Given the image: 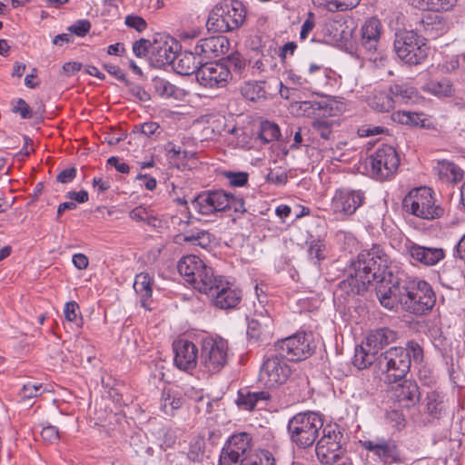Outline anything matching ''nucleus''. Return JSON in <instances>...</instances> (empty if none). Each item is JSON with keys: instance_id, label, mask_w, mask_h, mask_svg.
<instances>
[{"instance_id": "nucleus-1", "label": "nucleus", "mask_w": 465, "mask_h": 465, "mask_svg": "<svg viewBox=\"0 0 465 465\" xmlns=\"http://www.w3.org/2000/svg\"><path fill=\"white\" fill-rule=\"evenodd\" d=\"M389 262V256L381 246L363 250L351 261L350 275L341 285L353 294H362L372 281L381 276Z\"/></svg>"}, {"instance_id": "nucleus-2", "label": "nucleus", "mask_w": 465, "mask_h": 465, "mask_svg": "<svg viewBox=\"0 0 465 465\" xmlns=\"http://www.w3.org/2000/svg\"><path fill=\"white\" fill-rule=\"evenodd\" d=\"M245 18L246 10L241 1L223 0L210 11L206 27L209 32H229L241 27Z\"/></svg>"}, {"instance_id": "nucleus-3", "label": "nucleus", "mask_w": 465, "mask_h": 465, "mask_svg": "<svg viewBox=\"0 0 465 465\" xmlns=\"http://www.w3.org/2000/svg\"><path fill=\"white\" fill-rule=\"evenodd\" d=\"M436 303V294L429 282L419 278L403 280V309L416 315L430 312Z\"/></svg>"}, {"instance_id": "nucleus-4", "label": "nucleus", "mask_w": 465, "mask_h": 465, "mask_svg": "<svg viewBox=\"0 0 465 465\" xmlns=\"http://www.w3.org/2000/svg\"><path fill=\"white\" fill-rule=\"evenodd\" d=\"M393 49L403 63L418 65L427 59L430 47L426 38L416 31L403 29L395 33Z\"/></svg>"}, {"instance_id": "nucleus-5", "label": "nucleus", "mask_w": 465, "mask_h": 465, "mask_svg": "<svg viewBox=\"0 0 465 465\" xmlns=\"http://www.w3.org/2000/svg\"><path fill=\"white\" fill-rule=\"evenodd\" d=\"M179 273L183 279L200 292L212 289V284L216 282L217 276L212 267L196 255L183 257L177 265Z\"/></svg>"}, {"instance_id": "nucleus-6", "label": "nucleus", "mask_w": 465, "mask_h": 465, "mask_svg": "<svg viewBox=\"0 0 465 465\" xmlns=\"http://www.w3.org/2000/svg\"><path fill=\"white\" fill-rule=\"evenodd\" d=\"M291 374L292 369L285 358L276 349H270L263 357L259 381L266 388H277L284 384Z\"/></svg>"}, {"instance_id": "nucleus-7", "label": "nucleus", "mask_w": 465, "mask_h": 465, "mask_svg": "<svg viewBox=\"0 0 465 465\" xmlns=\"http://www.w3.org/2000/svg\"><path fill=\"white\" fill-rule=\"evenodd\" d=\"M433 192L428 187L412 189L403 199L404 210L419 218L433 220L442 216L444 210L435 204Z\"/></svg>"}, {"instance_id": "nucleus-8", "label": "nucleus", "mask_w": 465, "mask_h": 465, "mask_svg": "<svg viewBox=\"0 0 465 465\" xmlns=\"http://www.w3.org/2000/svg\"><path fill=\"white\" fill-rule=\"evenodd\" d=\"M378 367L387 383H397L403 380L410 371L409 354L403 347H391L381 353Z\"/></svg>"}, {"instance_id": "nucleus-9", "label": "nucleus", "mask_w": 465, "mask_h": 465, "mask_svg": "<svg viewBox=\"0 0 465 465\" xmlns=\"http://www.w3.org/2000/svg\"><path fill=\"white\" fill-rule=\"evenodd\" d=\"M228 341L222 337H206L203 340L200 367L208 374H216L228 363Z\"/></svg>"}, {"instance_id": "nucleus-10", "label": "nucleus", "mask_w": 465, "mask_h": 465, "mask_svg": "<svg viewBox=\"0 0 465 465\" xmlns=\"http://www.w3.org/2000/svg\"><path fill=\"white\" fill-rule=\"evenodd\" d=\"M339 429L336 423H328L323 426V420L319 413L313 411L301 412L293 416L288 423V430L293 435L308 434V436H318L322 430V436H337Z\"/></svg>"}, {"instance_id": "nucleus-11", "label": "nucleus", "mask_w": 465, "mask_h": 465, "mask_svg": "<svg viewBox=\"0 0 465 465\" xmlns=\"http://www.w3.org/2000/svg\"><path fill=\"white\" fill-rule=\"evenodd\" d=\"M286 360L299 361L309 358L314 351L315 345L310 332L300 331L287 338L279 340L273 345Z\"/></svg>"}, {"instance_id": "nucleus-12", "label": "nucleus", "mask_w": 465, "mask_h": 465, "mask_svg": "<svg viewBox=\"0 0 465 465\" xmlns=\"http://www.w3.org/2000/svg\"><path fill=\"white\" fill-rule=\"evenodd\" d=\"M383 26L380 19L371 17L361 26L357 38V52L370 60L376 59L381 51Z\"/></svg>"}, {"instance_id": "nucleus-13", "label": "nucleus", "mask_w": 465, "mask_h": 465, "mask_svg": "<svg viewBox=\"0 0 465 465\" xmlns=\"http://www.w3.org/2000/svg\"><path fill=\"white\" fill-rule=\"evenodd\" d=\"M364 200V193L361 190L340 188L334 192L329 210L337 220H345L363 204Z\"/></svg>"}, {"instance_id": "nucleus-14", "label": "nucleus", "mask_w": 465, "mask_h": 465, "mask_svg": "<svg viewBox=\"0 0 465 465\" xmlns=\"http://www.w3.org/2000/svg\"><path fill=\"white\" fill-rule=\"evenodd\" d=\"M371 173L377 179H388L398 169L399 155L394 147L382 144L368 159Z\"/></svg>"}, {"instance_id": "nucleus-15", "label": "nucleus", "mask_w": 465, "mask_h": 465, "mask_svg": "<svg viewBox=\"0 0 465 465\" xmlns=\"http://www.w3.org/2000/svg\"><path fill=\"white\" fill-rule=\"evenodd\" d=\"M216 282L212 284V289L203 293L209 295L215 307L222 310L235 308L242 300V292L223 276H217Z\"/></svg>"}, {"instance_id": "nucleus-16", "label": "nucleus", "mask_w": 465, "mask_h": 465, "mask_svg": "<svg viewBox=\"0 0 465 465\" xmlns=\"http://www.w3.org/2000/svg\"><path fill=\"white\" fill-rule=\"evenodd\" d=\"M231 78L232 73L224 63L203 62L196 75L197 82L205 88L224 87Z\"/></svg>"}, {"instance_id": "nucleus-17", "label": "nucleus", "mask_w": 465, "mask_h": 465, "mask_svg": "<svg viewBox=\"0 0 465 465\" xmlns=\"http://www.w3.org/2000/svg\"><path fill=\"white\" fill-rule=\"evenodd\" d=\"M227 205L228 193L223 190L202 192L192 201V207L203 215L226 212Z\"/></svg>"}, {"instance_id": "nucleus-18", "label": "nucleus", "mask_w": 465, "mask_h": 465, "mask_svg": "<svg viewBox=\"0 0 465 465\" xmlns=\"http://www.w3.org/2000/svg\"><path fill=\"white\" fill-rule=\"evenodd\" d=\"M331 71L323 65L312 63L307 73L303 74H298L295 70L290 69L285 71L287 81L295 86L305 87L312 84L327 83Z\"/></svg>"}, {"instance_id": "nucleus-19", "label": "nucleus", "mask_w": 465, "mask_h": 465, "mask_svg": "<svg viewBox=\"0 0 465 465\" xmlns=\"http://www.w3.org/2000/svg\"><path fill=\"white\" fill-rule=\"evenodd\" d=\"M362 447L375 455L381 461L386 464L401 462V451L391 440H377L361 441Z\"/></svg>"}, {"instance_id": "nucleus-20", "label": "nucleus", "mask_w": 465, "mask_h": 465, "mask_svg": "<svg viewBox=\"0 0 465 465\" xmlns=\"http://www.w3.org/2000/svg\"><path fill=\"white\" fill-rule=\"evenodd\" d=\"M405 249L412 261L425 266H433L445 257V251L442 248L426 247L411 241L405 243Z\"/></svg>"}, {"instance_id": "nucleus-21", "label": "nucleus", "mask_w": 465, "mask_h": 465, "mask_svg": "<svg viewBox=\"0 0 465 465\" xmlns=\"http://www.w3.org/2000/svg\"><path fill=\"white\" fill-rule=\"evenodd\" d=\"M177 43L173 38L155 39L151 46V63L157 67L172 64L176 58Z\"/></svg>"}, {"instance_id": "nucleus-22", "label": "nucleus", "mask_w": 465, "mask_h": 465, "mask_svg": "<svg viewBox=\"0 0 465 465\" xmlns=\"http://www.w3.org/2000/svg\"><path fill=\"white\" fill-rule=\"evenodd\" d=\"M229 47L230 42L226 36L216 35L199 40L194 46V50L203 61L226 54Z\"/></svg>"}, {"instance_id": "nucleus-23", "label": "nucleus", "mask_w": 465, "mask_h": 465, "mask_svg": "<svg viewBox=\"0 0 465 465\" xmlns=\"http://www.w3.org/2000/svg\"><path fill=\"white\" fill-rule=\"evenodd\" d=\"M174 364L183 371L193 370L197 365L198 350L195 344L187 340H180L173 344Z\"/></svg>"}, {"instance_id": "nucleus-24", "label": "nucleus", "mask_w": 465, "mask_h": 465, "mask_svg": "<svg viewBox=\"0 0 465 465\" xmlns=\"http://www.w3.org/2000/svg\"><path fill=\"white\" fill-rule=\"evenodd\" d=\"M376 295L386 309L393 310L398 304L403 307V280L391 284L381 282L377 287Z\"/></svg>"}, {"instance_id": "nucleus-25", "label": "nucleus", "mask_w": 465, "mask_h": 465, "mask_svg": "<svg viewBox=\"0 0 465 465\" xmlns=\"http://www.w3.org/2000/svg\"><path fill=\"white\" fill-rule=\"evenodd\" d=\"M315 451L318 460L328 465L337 462L344 454L342 443L337 438H320Z\"/></svg>"}, {"instance_id": "nucleus-26", "label": "nucleus", "mask_w": 465, "mask_h": 465, "mask_svg": "<svg viewBox=\"0 0 465 465\" xmlns=\"http://www.w3.org/2000/svg\"><path fill=\"white\" fill-rule=\"evenodd\" d=\"M392 397L401 407L414 406L420 397L418 385L411 380H401L392 387Z\"/></svg>"}, {"instance_id": "nucleus-27", "label": "nucleus", "mask_w": 465, "mask_h": 465, "mask_svg": "<svg viewBox=\"0 0 465 465\" xmlns=\"http://www.w3.org/2000/svg\"><path fill=\"white\" fill-rule=\"evenodd\" d=\"M257 455L252 452L251 438H228L221 451V456L235 460L253 459Z\"/></svg>"}, {"instance_id": "nucleus-28", "label": "nucleus", "mask_w": 465, "mask_h": 465, "mask_svg": "<svg viewBox=\"0 0 465 465\" xmlns=\"http://www.w3.org/2000/svg\"><path fill=\"white\" fill-rule=\"evenodd\" d=\"M272 324L273 321L268 315L267 310L263 309L261 312L256 310L255 317L248 323L247 335L249 339L254 342L262 341V336L270 332Z\"/></svg>"}, {"instance_id": "nucleus-29", "label": "nucleus", "mask_w": 465, "mask_h": 465, "mask_svg": "<svg viewBox=\"0 0 465 465\" xmlns=\"http://www.w3.org/2000/svg\"><path fill=\"white\" fill-rule=\"evenodd\" d=\"M203 61L198 54L193 51H185L179 54H176L175 60L173 62V67L177 74L182 75H190L195 74L200 66H202Z\"/></svg>"}, {"instance_id": "nucleus-30", "label": "nucleus", "mask_w": 465, "mask_h": 465, "mask_svg": "<svg viewBox=\"0 0 465 465\" xmlns=\"http://www.w3.org/2000/svg\"><path fill=\"white\" fill-rule=\"evenodd\" d=\"M433 172L445 183L454 184L464 178V171L448 160H438L433 166Z\"/></svg>"}, {"instance_id": "nucleus-31", "label": "nucleus", "mask_w": 465, "mask_h": 465, "mask_svg": "<svg viewBox=\"0 0 465 465\" xmlns=\"http://www.w3.org/2000/svg\"><path fill=\"white\" fill-rule=\"evenodd\" d=\"M396 339L397 333L394 331L389 328H381L371 331L366 338V342L378 353Z\"/></svg>"}, {"instance_id": "nucleus-32", "label": "nucleus", "mask_w": 465, "mask_h": 465, "mask_svg": "<svg viewBox=\"0 0 465 465\" xmlns=\"http://www.w3.org/2000/svg\"><path fill=\"white\" fill-rule=\"evenodd\" d=\"M423 32L430 38H437L449 30L444 17L438 15H428L420 21Z\"/></svg>"}, {"instance_id": "nucleus-33", "label": "nucleus", "mask_w": 465, "mask_h": 465, "mask_svg": "<svg viewBox=\"0 0 465 465\" xmlns=\"http://www.w3.org/2000/svg\"><path fill=\"white\" fill-rule=\"evenodd\" d=\"M270 399L267 391H250L248 390H240L236 399V404L243 411H252L260 401H265Z\"/></svg>"}, {"instance_id": "nucleus-34", "label": "nucleus", "mask_w": 465, "mask_h": 465, "mask_svg": "<svg viewBox=\"0 0 465 465\" xmlns=\"http://www.w3.org/2000/svg\"><path fill=\"white\" fill-rule=\"evenodd\" d=\"M378 353L365 341L355 348L353 365L359 370H364L375 361L378 362Z\"/></svg>"}, {"instance_id": "nucleus-35", "label": "nucleus", "mask_w": 465, "mask_h": 465, "mask_svg": "<svg viewBox=\"0 0 465 465\" xmlns=\"http://www.w3.org/2000/svg\"><path fill=\"white\" fill-rule=\"evenodd\" d=\"M458 0H410L412 6L436 13L448 12L453 9Z\"/></svg>"}, {"instance_id": "nucleus-36", "label": "nucleus", "mask_w": 465, "mask_h": 465, "mask_svg": "<svg viewBox=\"0 0 465 465\" xmlns=\"http://www.w3.org/2000/svg\"><path fill=\"white\" fill-rule=\"evenodd\" d=\"M214 237L208 231L202 229H191L183 233V241L192 245L207 249L213 242Z\"/></svg>"}, {"instance_id": "nucleus-37", "label": "nucleus", "mask_w": 465, "mask_h": 465, "mask_svg": "<svg viewBox=\"0 0 465 465\" xmlns=\"http://www.w3.org/2000/svg\"><path fill=\"white\" fill-rule=\"evenodd\" d=\"M423 91L437 97H450L453 94V86L450 80L442 78L431 80L423 86Z\"/></svg>"}, {"instance_id": "nucleus-38", "label": "nucleus", "mask_w": 465, "mask_h": 465, "mask_svg": "<svg viewBox=\"0 0 465 465\" xmlns=\"http://www.w3.org/2000/svg\"><path fill=\"white\" fill-rule=\"evenodd\" d=\"M134 289L141 296L142 305L145 306L147 300L152 297V278L146 272H141L136 275Z\"/></svg>"}, {"instance_id": "nucleus-39", "label": "nucleus", "mask_w": 465, "mask_h": 465, "mask_svg": "<svg viewBox=\"0 0 465 465\" xmlns=\"http://www.w3.org/2000/svg\"><path fill=\"white\" fill-rule=\"evenodd\" d=\"M370 105L378 112H389L394 108L395 101L390 91H379L371 98Z\"/></svg>"}, {"instance_id": "nucleus-40", "label": "nucleus", "mask_w": 465, "mask_h": 465, "mask_svg": "<svg viewBox=\"0 0 465 465\" xmlns=\"http://www.w3.org/2000/svg\"><path fill=\"white\" fill-rule=\"evenodd\" d=\"M317 6L325 8L330 12L345 11L357 6L361 0H312Z\"/></svg>"}, {"instance_id": "nucleus-41", "label": "nucleus", "mask_w": 465, "mask_h": 465, "mask_svg": "<svg viewBox=\"0 0 465 465\" xmlns=\"http://www.w3.org/2000/svg\"><path fill=\"white\" fill-rule=\"evenodd\" d=\"M265 84V82H247L242 86L241 91L246 99L256 101L266 97Z\"/></svg>"}, {"instance_id": "nucleus-42", "label": "nucleus", "mask_w": 465, "mask_h": 465, "mask_svg": "<svg viewBox=\"0 0 465 465\" xmlns=\"http://www.w3.org/2000/svg\"><path fill=\"white\" fill-rule=\"evenodd\" d=\"M391 96L397 103H407L415 95V89L407 84H393L389 89Z\"/></svg>"}, {"instance_id": "nucleus-43", "label": "nucleus", "mask_w": 465, "mask_h": 465, "mask_svg": "<svg viewBox=\"0 0 465 465\" xmlns=\"http://www.w3.org/2000/svg\"><path fill=\"white\" fill-rule=\"evenodd\" d=\"M425 401V411L432 419H439L443 411V404L440 394L436 391H430L427 394Z\"/></svg>"}, {"instance_id": "nucleus-44", "label": "nucleus", "mask_w": 465, "mask_h": 465, "mask_svg": "<svg viewBox=\"0 0 465 465\" xmlns=\"http://www.w3.org/2000/svg\"><path fill=\"white\" fill-rule=\"evenodd\" d=\"M328 32L332 35V40L338 43H345L351 35V30L345 23L332 21L327 25Z\"/></svg>"}, {"instance_id": "nucleus-45", "label": "nucleus", "mask_w": 465, "mask_h": 465, "mask_svg": "<svg viewBox=\"0 0 465 465\" xmlns=\"http://www.w3.org/2000/svg\"><path fill=\"white\" fill-rule=\"evenodd\" d=\"M334 122L329 119H316L312 122V131L323 140H331L333 135Z\"/></svg>"}, {"instance_id": "nucleus-46", "label": "nucleus", "mask_w": 465, "mask_h": 465, "mask_svg": "<svg viewBox=\"0 0 465 465\" xmlns=\"http://www.w3.org/2000/svg\"><path fill=\"white\" fill-rule=\"evenodd\" d=\"M281 136V131L278 124L264 121L261 124L259 138L263 143H268L277 140Z\"/></svg>"}, {"instance_id": "nucleus-47", "label": "nucleus", "mask_w": 465, "mask_h": 465, "mask_svg": "<svg viewBox=\"0 0 465 465\" xmlns=\"http://www.w3.org/2000/svg\"><path fill=\"white\" fill-rule=\"evenodd\" d=\"M183 404V399L172 395L170 391H163L161 399V409L166 415H173V411Z\"/></svg>"}, {"instance_id": "nucleus-48", "label": "nucleus", "mask_w": 465, "mask_h": 465, "mask_svg": "<svg viewBox=\"0 0 465 465\" xmlns=\"http://www.w3.org/2000/svg\"><path fill=\"white\" fill-rule=\"evenodd\" d=\"M308 244V255L311 260H314V263H320L325 259L326 246L322 240L312 239L307 242Z\"/></svg>"}, {"instance_id": "nucleus-49", "label": "nucleus", "mask_w": 465, "mask_h": 465, "mask_svg": "<svg viewBox=\"0 0 465 465\" xmlns=\"http://www.w3.org/2000/svg\"><path fill=\"white\" fill-rule=\"evenodd\" d=\"M153 84L155 92L162 97H172L176 92L175 85L163 78L155 77Z\"/></svg>"}, {"instance_id": "nucleus-50", "label": "nucleus", "mask_w": 465, "mask_h": 465, "mask_svg": "<svg viewBox=\"0 0 465 465\" xmlns=\"http://www.w3.org/2000/svg\"><path fill=\"white\" fill-rule=\"evenodd\" d=\"M46 391V387L42 383L28 381L20 391L22 399H32L43 394Z\"/></svg>"}, {"instance_id": "nucleus-51", "label": "nucleus", "mask_w": 465, "mask_h": 465, "mask_svg": "<svg viewBox=\"0 0 465 465\" xmlns=\"http://www.w3.org/2000/svg\"><path fill=\"white\" fill-rule=\"evenodd\" d=\"M336 238L345 251L351 252L357 249L358 241L351 232L340 231L336 233Z\"/></svg>"}, {"instance_id": "nucleus-52", "label": "nucleus", "mask_w": 465, "mask_h": 465, "mask_svg": "<svg viewBox=\"0 0 465 465\" xmlns=\"http://www.w3.org/2000/svg\"><path fill=\"white\" fill-rule=\"evenodd\" d=\"M223 175L233 187L244 186L249 179V174L245 172H225Z\"/></svg>"}, {"instance_id": "nucleus-53", "label": "nucleus", "mask_w": 465, "mask_h": 465, "mask_svg": "<svg viewBox=\"0 0 465 465\" xmlns=\"http://www.w3.org/2000/svg\"><path fill=\"white\" fill-rule=\"evenodd\" d=\"M246 465H275V460L270 451L262 450L259 455L253 459L247 460Z\"/></svg>"}, {"instance_id": "nucleus-54", "label": "nucleus", "mask_w": 465, "mask_h": 465, "mask_svg": "<svg viewBox=\"0 0 465 465\" xmlns=\"http://www.w3.org/2000/svg\"><path fill=\"white\" fill-rule=\"evenodd\" d=\"M409 354L410 364L411 360L414 362H420L423 359V351L420 344L414 341H410L407 343V347L404 348Z\"/></svg>"}, {"instance_id": "nucleus-55", "label": "nucleus", "mask_w": 465, "mask_h": 465, "mask_svg": "<svg viewBox=\"0 0 465 465\" xmlns=\"http://www.w3.org/2000/svg\"><path fill=\"white\" fill-rule=\"evenodd\" d=\"M226 65L232 67L234 72L242 74L246 66V61L239 53H233L227 57Z\"/></svg>"}, {"instance_id": "nucleus-56", "label": "nucleus", "mask_w": 465, "mask_h": 465, "mask_svg": "<svg viewBox=\"0 0 465 465\" xmlns=\"http://www.w3.org/2000/svg\"><path fill=\"white\" fill-rule=\"evenodd\" d=\"M153 43L146 39H140L134 43L133 51L137 57L151 56V46Z\"/></svg>"}, {"instance_id": "nucleus-57", "label": "nucleus", "mask_w": 465, "mask_h": 465, "mask_svg": "<svg viewBox=\"0 0 465 465\" xmlns=\"http://www.w3.org/2000/svg\"><path fill=\"white\" fill-rule=\"evenodd\" d=\"M124 24L126 26L134 28L140 33L144 31L147 27L146 21L142 16L136 15H127L124 19Z\"/></svg>"}, {"instance_id": "nucleus-58", "label": "nucleus", "mask_w": 465, "mask_h": 465, "mask_svg": "<svg viewBox=\"0 0 465 465\" xmlns=\"http://www.w3.org/2000/svg\"><path fill=\"white\" fill-rule=\"evenodd\" d=\"M266 180L275 185H284L288 181V175L281 169L272 170L267 174Z\"/></svg>"}, {"instance_id": "nucleus-59", "label": "nucleus", "mask_w": 465, "mask_h": 465, "mask_svg": "<svg viewBox=\"0 0 465 465\" xmlns=\"http://www.w3.org/2000/svg\"><path fill=\"white\" fill-rule=\"evenodd\" d=\"M315 27V15L313 13L309 12L307 15V18L303 22L301 27L300 31V39L305 40L309 34L313 30Z\"/></svg>"}, {"instance_id": "nucleus-60", "label": "nucleus", "mask_w": 465, "mask_h": 465, "mask_svg": "<svg viewBox=\"0 0 465 465\" xmlns=\"http://www.w3.org/2000/svg\"><path fill=\"white\" fill-rule=\"evenodd\" d=\"M33 433H39L41 436H59L60 430L51 424H36L33 428Z\"/></svg>"}, {"instance_id": "nucleus-61", "label": "nucleus", "mask_w": 465, "mask_h": 465, "mask_svg": "<svg viewBox=\"0 0 465 465\" xmlns=\"http://www.w3.org/2000/svg\"><path fill=\"white\" fill-rule=\"evenodd\" d=\"M91 28V24L87 20H78L69 27V31L77 36H84Z\"/></svg>"}, {"instance_id": "nucleus-62", "label": "nucleus", "mask_w": 465, "mask_h": 465, "mask_svg": "<svg viewBox=\"0 0 465 465\" xmlns=\"http://www.w3.org/2000/svg\"><path fill=\"white\" fill-rule=\"evenodd\" d=\"M233 210L234 213H243L246 210L244 202L241 198H236L232 193H228V205L226 211Z\"/></svg>"}, {"instance_id": "nucleus-63", "label": "nucleus", "mask_w": 465, "mask_h": 465, "mask_svg": "<svg viewBox=\"0 0 465 465\" xmlns=\"http://www.w3.org/2000/svg\"><path fill=\"white\" fill-rule=\"evenodd\" d=\"M79 313V305L75 302H68L64 305V314L68 322H76Z\"/></svg>"}, {"instance_id": "nucleus-64", "label": "nucleus", "mask_w": 465, "mask_h": 465, "mask_svg": "<svg viewBox=\"0 0 465 465\" xmlns=\"http://www.w3.org/2000/svg\"><path fill=\"white\" fill-rule=\"evenodd\" d=\"M130 218L136 222H146L151 215L147 209L143 206H137L130 212Z\"/></svg>"}]
</instances>
